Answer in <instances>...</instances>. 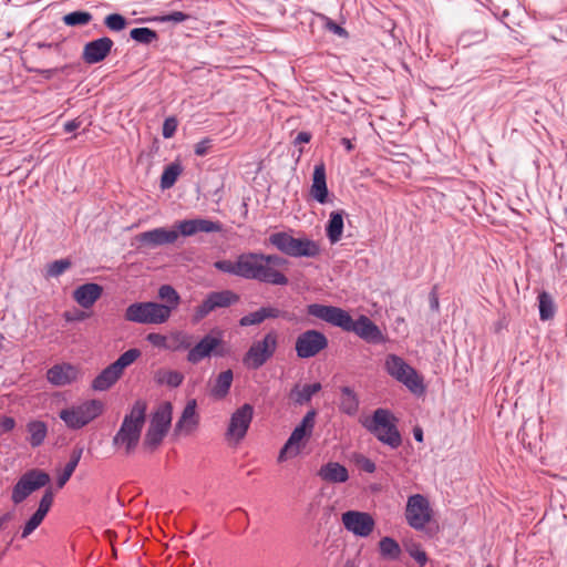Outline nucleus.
<instances>
[{
    "label": "nucleus",
    "mask_w": 567,
    "mask_h": 567,
    "mask_svg": "<svg viewBox=\"0 0 567 567\" xmlns=\"http://www.w3.org/2000/svg\"><path fill=\"white\" fill-rule=\"evenodd\" d=\"M309 316L321 319L346 332H353L369 343H381L383 334L380 328L367 316L361 315L357 320L339 307L311 303L307 307Z\"/></svg>",
    "instance_id": "obj_1"
},
{
    "label": "nucleus",
    "mask_w": 567,
    "mask_h": 567,
    "mask_svg": "<svg viewBox=\"0 0 567 567\" xmlns=\"http://www.w3.org/2000/svg\"><path fill=\"white\" fill-rule=\"evenodd\" d=\"M145 421L146 403L137 400L125 414L120 429L113 436V446L122 450L125 455L132 454L140 443Z\"/></svg>",
    "instance_id": "obj_2"
},
{
    "label": "nucleus",
    "mask_w": 567,
    "mask_h": 567,
    "mask_svg": "<svg viewBox=\"0 0 567 567\" xmlns=\"http://www.w3.org/2000/svg\"><path fill=\"white\" fill-rule=\"evenodd\" d=\"M240 278L275 286H286L288 278L277 269H266L262 252H243L238 256Z\"/></svg>",
    "instance_id": "obj_3"
},
{
    "label": "nucleus",
    "mask_w": 567,
    "mask_h": 567,
    "mask_svg": "<svg viewBox=\"0 0 567 567\" xmlns=\"http://www.w3.org/2000/svg\"><path fill=\"white\" fill-rule=\"evenodd\" d=\"M396 417L385 409H377L371 417H365L361 424L381 443L391 449H398L402 444L401 434L396 427Z\"/></svg>",
    "instance_id": "obj_4"
},
{
    "label": "nucleus",
    "mask_w": 567,
    "mask_h": 567,
    "mask_svg": "<svg viewBox=\"0 0 567 567\" xmlns=\"http://www.w3.org/2000/svg\"><path fill=\"white\" fill-rule=\"evenodd\" d=\"M268 240L280 252L293 258H315L320 254V246L317 241L307 237L295 238L286 231L274 233Z\"/></svg>",
    "instance_id": "obj_5"
},
{
    "label": "nucleus",
    "mask_w": 567,
    "mask_h": 567,
    "mask_svg": "<svg viewBox=\"0 0 567 567\" xmlns=\"http://www.w3.org/2000/svg\"><path fill=\"white\" fill-rule=\"evenodd\" d=\"M103 410V402L92 399L61 410L59 416L69 429L80 430L99 417Z\"/></svg>",
    "instance_id": "obj_6"
},
{
    "label": "nucleus",
    "mask_w": 567,
    "mask_h": 567,
    "mask_svg": "<svg viewBox=\"0 0 567 567\" xmlns=\"http://www.w3.org/2000/svg\"><path fill=\"white\" fill-rule=\"evenodd\" d=\"M124 318L138 324H162L169 319V310L154 301L134 302L125 309Z\"/></svg>",
    "instance_id": "obj_7"
},
{
    "label": "nucleus",
    "mask_w": 567,
    "mask_h": 567,
    "mask_svg": "<svg viewBox=\"0 0 567 567\" xmlns=\"http://www.w3.org/2000/svg\"><path fill=\"white\" fill-rule=\"evenodd\" d=\"M277 348L278 333L271 330L262 339L251 343L243 358V362L248 369L257 370L274 357Z\"/></svg>",
    "instance_id": "obj_8"
},
{
    "label": "nucleus",
    "mask_w": 567,
    "mask_h": 567,
    "mask_svg": "<svg viewBox=\"0 0 567 567\" xmlns=\"http://www.w3.org/2000/svg\"><path fill=\"white\" fill-rule=\"evenodd\" d=\"M384 368L392 378L403 383L411 391L415 393L423 391L421 378L401 357L389 354L385 358Z\"/></svg>",
    "instance_id": "obj_9"
},
{
    "label": "nucleus",
    "mask_w": 567,
    "mask_h": 567,
    "mask_svg": "<svg viewBox=\"0 0 567 567\" xmlns=\"http://www.w3.org/2000/svg\"><path fill=\"white\" fill-rule=\"evenodd\" d=\"M405 519L410 527L423 530L433 517L429 499L422 494L409 496L405 506Z\"/></svg>",
    "instance_id": "obj_10"
},
{
    "label": "nucleus",
    "mask_w": 567,
    "mask_h": 567,
    "mask_svg": "<svg viewBox=\"0 0 567 567\" xmlns=\"http://www.w3.org/2000/svg\"><path fill=\"white\" fill-rule=\"evenodd\" d=\"M49 483L50 476L48 473L38 468L27 471L13 486L11 499L14 504H20L33 492L47 486Z\"/></svg>",
    "instance_id": "obj_11"
},
{
    "label": "nucleus",
    "mask_w": 567,
    "mask_h": 567,
    "mask_svg": "<svg viewBox=\"0 0 567 567\" xmlns=\"http://www.w3.org/2000/svg\"><path fill=\"white\" fill-rule=\"evenodd\" d=\"M328 338L323 332L310 329L297 337L295 350L299 359H309L318 355L328 347Z\"/></svg>",
    "instance_id": "obj_12"
},
{
    "label": "nucleus",
    "mask_w": 567,
    "mask_h": 567,
    "mask_svg": "<svg viewBox=\"0 0 567 567\" xmlns=\"http://www.w3.org/2000/svg\"><path fill=\"white\" fill-rule=\"evenodd\" d=\"M252 417L254 406L251 404L245 403L236 409L230 416L226 439L234 444L241 442L248 432Z\"/></svg>",
    "instance_id": "obj_13"
},
{
    "label": "nucleus",
    "mask_w": 567,
    "mask_h": 567,
    "mask_svg": "<svg viewBox=\"0 0 567 567\" xmlns=\"http://www.w3.org/2000/svg\"><path fill=\"white\" fill-rule=\"evenodd\" d=\"M239 300V296L231 290L209 292L203 302L195 308L193 321L199 322L210 312L219 308H227Z\"/></svg>",
    "instance_id": "obj_14"
},
{
    "label": "nucleus",
    "mask_w": 567,
    "mask_h": 567,
    "mask_svg": "<svg viewBox=\"0 0 567 567\" xmlns=\"http://www.w3.org/2000/svg\"><path fill=\"white\" fill-rule=\"evenodd\" d=\"M344 529L355 537L367 538L375 528V519L368 512L347 511L341 515Z\"/></svg>",
    "instance_id": "obj_15"
},
{
    "label": "nucleus",
    "mask_w": 567,
    "mask_h": 567,
    "mask_svg": "<svg viewBox=\"0 0 567 567\" xmlns=\"http://www.w3.org/2000/svg\"><path fill=\"white\" fill-rule=\"evenodd\" d=\"M223 343L220 336L212 333L205 334L194 347L190 346L187 353V361L192 364H197L210 355H221L218 348Z\"/></svg>",
    "instance_id": "obj_16"
},
{
    "label": "nucleus",
    "mask_w": 567,
    "mask_h": 567,
    "mask_svg": "<svg viewBox=\"0 0 567 567\" xmlns=\"http://www.w3.org/2000/svg\"><path fill=\"white\" fill-rule=\"evenodd\" d=\"M178 229H167L164 227L154 228L148 231L136 235L135 240L141 247L156 248L163 245L174 244L178 239Z\"/></svg>",
    "instance_id": "obj_17"
},
{
    "label": "nucleus",
    "mask_w": 567,
    "mask_h": 567,
    "mask_svg": "<svg viewBox=\"0 0 567 567\" xmlns=\"http://www.w3.org/2000/svg\"><path fill=\"white\" fill-rule=\"evenodd\" d=\"M175 227L178 229L179 235L185 237L194 236L198 233L209 234L223 230L221 223L205 218L184 219L177 221Z\"/></svg>",
    "instance_id": "obj_18"
},
{
    "label": "nucleus",
    "mask_w": 567,
    "mask_h": 567,
    "mask_svg": "<svg viewBox=\"0 0 567 567\" xmlns=\"http://www.w3.org/2000/svg\"><path fill=\"white\" fill-rule=\"evenodd\" d=\"M113 45V40L107 37L90 41L84 45L82 59L87 64L99 63L110 54Z\"/></svg>",
    "instance_id": "obj_19"
},
{
    "label": "nucleus",
    "mask_w": 567,
    "mask_h": 567,
    "mask_svg": "<svg viewBox=\"0 0 567 567\" xmlns=\"http://www.w3.org/2000/svg\"><path fill=\"white\" fill-rule=\"evenodd\" d=\"M79 377V369L70 363L54 364L47 372L48 381L55 386L69 385L75 382Z\"/></svg>",
    "instance_id": "obj_20"
},
{
    "label": "nucleus",
    "mask_w": 567,
    "mask_h": 567,
    "mask_svg": "<svg viewBox=\"0 0 567 567\" xmlns=\"http://www.w3.org/2000/svg\"><path fill=\"white\" fill-rule=\"evenodd\" d=\"M308 437L310 436L302 432L301 429L295 427L289 439L279 452L278 462H285L288 458L298 456L301 450L306 446V440Z\"/></svg>",
    "instance_id": "obj_21"
},
{
    "label": "nucleus",
    "mask_w": 567,
    "mask_h": 567,
    "mask_svg": "<svg viewBox=\"0 0 567 567\" xmlns=\"http://www.w3.org/2000/svg\"><path fill=\"white\" fill-rule=\"evenodd\" d=\"M308 437L310 436L302 432L301 429L295 427L289 439L279 452L278 462H285L288 458L298 456L301 450L306 446V440Z\"/></svg>",
    "instance_id": "obj_22"
},
{
    "label": "nucleus",
    "mask_w": 567,
    "mask_h": 567,
    "mask_svg": "<svg viewBox=\"0 0 567 567\" xmlns=\"http://www.w3.org/2000/svg\"><path fill=\"white\" fill-rule=\"evenodd\" d=\"M103 288L94 282L79 286L73 291V299L85 309L91 308L102 296Z\"/></svg>",
    "instance_id": "obj_23"
},
{
    "label": "nucleus",
    "mask_w": 567,
    "mask_h": 567,
    "mask_svg": "<svg viewBox=\"0 0 567 567\" xmlns=\"http://www.w3.org/2000/svg\"><path fill=\"white\" fill-rule=\"evenodd\" d=\"M310 194L320 204L328 202L329 192L327 187L326 166L323 163L315 166Z\"/></svg>",
    "instance_id": "obj_24"
},
{
    "label": "nucleus",
    "mask_w": 567,
    "mask_h": 567,
    "mask_svg": "<svg viewBox=\"0 0 567 567\" xmlns=\"http://www.w3.org/2000/svg\"><path fill=\"white\" fill-rule=\"evenodd\" d=\"M196 401H188L183 410L179 420L176 423L175 431L184 435H189L198 425V414L196 412Z\"/></svg>",
    "instance_id": "obj_25"
},
{
    "label": "nucleus",
    "mask_w": 567,
    "mask_h": 567,
    "mask_svg": "<svg viewBox=\"0 0 567 567\" xmlns=\"http://www.w3.org/2000/svg\"><path fill=\"white\" fill-rule=\"evenodd\" d=\"M282 311L276 307H261L257 311L250 312L240 318L239 324L241 327L256 326L264 322L266 319H277L282 316Z\"/></svg>",
    "instance_id": "obj_26"
},
{
    "label": "nucleus",
    "mask_w": 567,
    "mask_h": 567,
    "mask_svg": "<svg viewBox=\"0 0 567 567\" xmlns=\"http://www.w3.org/2000/svg\"><path fill=\"white\" fill-rule=\"evenodd\" d=\"M318 475L328 483H344L349 480L348 470L338 462H329L322 465Z\"/></svg>",
    "instance_id": "obj_27"
},
{
    "label": "nucleus",
    "mask_w": 567,
    "mask_h": 567,
    "mask_svg": "<svg viewBox=\"0 0 567 567\" xmlns=\"http://www.w3.org/2000/svg\"><path fill=\"white\" fill-rule=\"evenodd\" d=\"M122 372L111 363L109 367L103 369L99 375L93 380L92 388L95 391L109 390L116 381L122 377Z\"/></svg>",
    "instance_id": "obj_28"
},
{
    "label": "nucleus",
    "mask_w": 567,
    "mask_h": 567,
    "mask_svg": "<svg viewBox=\"0 0 567 567\" xmlns=\"http://www.w3.org/2000/svg\"><path fill=\"white\" fill-rule=\"evenodd\" d=\"M172 410L169 402L162 403L153 413L150 427L167 433L172 422Z\"/></svg>",
    "instance_id": "obj_29"
},
{
    "label": "nucleus",
    "mask_w": 567,
    "mask_h": 567,
    "mask_svg": "<svg viewBox=\"0 0 567 567\" xmlns=\"http://www.w3.org/2000/svg\"><path fill=\"white\" fill-rule=\"evenodd\" d=\"M344 215L346 213L343 210H334L329 215V220L326 226V235L331 244H336L341 240Z\"/></svg>",
    "instance_id": "obj_30"
},
{
    "label": "nucleus",
    "mask_w": 567,
    "mask_h": 567,
    "mask_svg": "<svg viewBox=\"0 0 567 567\" xmlns=\"http://www.w3.org/2000/svg\"><path fill=\"white\" fill-rule=\"evenodd\" d=\"M233 380L234 374L231 370L220 372L210 389L212 396L217 400L226 398V395L229 393Z\"/></svg>",
    "instance_id": "obj_31"
},
{
    "label": "nucleus",
    "mask_w": 567,
    "mask_h": 567,
    "mask_svg": "<svg viewBox=\"0 0 567 567\" xmlns=\"http://www.w3.org/2000/svg\"><path fill=\"white\" fill-rule=\"evenodd\" d=\"M340 410L350 416L355 415L359 410V399L349 386L341 388Z\"/></svg>",
    "instance_id": "obj_32"
},
{
    "label": "nucleus",
    "mask_w": 567,
    "mask_h": 567,
    "mask_svg": "<svg viewBox=\"0 0 567 567\" xmlns=\"http://www.w3.org/2000/svg\"><path fill=\"white\" fill-rule=\"evenodd\" d=\"M27 431L29 433V443L32 447H38L47 437L48 426L42 421H31L27 424Z\"/></svg>",
    "instance_id": "obj_33"
},
{
    "label": "nucleus",
    "mask_w": 567,
    "mask_h": 567,
    "mask_svg": "<svg viewBox=\"0 0 567 567\" xmlns=\"http://www.w3.org/2000/svg\"><path fill=\"white\" fill-rule=\"evenodd\" d=\"M81 456H82V450L81 449L72 451V453L70 455L69 462L65 464V466L62 470V472L59 473V475H58L56 485H58L59 488H62L68 483V481L70 480V477L74 473L76 466L79 465Z\"/></svg>",
    "instance_id": "obj_34"
},
{
    "label": "nucleus",
    "mask_w": 567,
    "mask_h": 567,
    "mask_svg": "<svg viewBox=\"0 0 567 567\" xmlns=\"http://www.w3.org/2000/svg\"><path fill=\"white\" fill-rule=\"evenodd\" d=\"M321 390L320 383L306 384L301 389L296 386L291 391V398L298 404L307 403L311 398Z\"/></svg>",
    "instance_id": "obj_35"
},
{
    "label": "nucleus",
    "mask_w": 567,
    "mask_h": 567,
    "mask_svg": "<svg viewBox=\"0 0 567 567\" xmlns=\"http://www.w3.org/2000/svg\"><path fill=\"white\" fill-rule=\"evenodd\" d=\"M538 307H539V319L542 321H548L555 316V305L551 296L543 291L538 295Z\"/></svg>",
    "instance_id": "obj_36"
},
{
    "label": "nucleus",
    "mask_w": 567,
    "mask_h": 567,
    "mask_svg": "<svg viewBox=\"0 0 567 567\" xmlns=\"http://www.w3.org/2000/svg\"><path fill=\"white\" fill-rule=\"evenodd\" d=\"M184 375L174 370H159L155 374V381L158 384H166L171 388H177L182 384Z\"/></svg>",
    "instance_id": "obj_37"
},
{
    "label": "nucleus",
    "mask_w": 567,
    "mask_h": 567,
    "mask_svg": "<svg viewBox=\"0 0 567 567\" xmlns=\"http://www.w3.org/2000/svg\"><path fill=\"white\" fill-rule=\"evenodd\" d=\"M158 297L166 302L165 307L168 308L169 315L177 308L181 301L178 292L171 285L161 286L158 289Z\"/></svg>",
    "instance_id": "obj_38"
},
{
    "label": "nucleus",
    "mask_w": 567,
    "mask_h": 567,
    "mask_svg": "<svg viewBox=\"0 0 567 567\" xmlns=\"http://www.w3.org/2000/svg\"><path fill=\"white\" fill-rule=\"evenodd\" d=\"M182 173V166L178 163L167 165L161 177V188L168 189L174 186Z\"/></svg>",
    "instance_id": "obj_39"
},
{
    "label": "nucleus",
    "mask_w": 567,
    "mask_h": 567,
    "mask_svg": "<svg viewBox=\"0 0 567 567\" xmlns=\"http://www.w3.org/2000/svg\"><path fill=\"white\" fill-rule=\"evenodd\" d=\"M193 337L183 331L173 332L168 337L169 351L186 350L192 346Z\"/></svg>",
    "instance_id": "obj_40"
},
{
    "label": "nucleus",
    "mask_w": 567,
    "mask_h": 567,
    "mask_svg": "<svg viewBox=\"0 0 567 567\" xmlns=\"http://www.w3.org/2000/svg\"><path fill=\"white\" fill-rule=\"evenodd\" d=\"M380 553L383 557L396 559L401 554L400 545L391 537H383L379 542Z\"/></svg>",
    "instance_id": "obj_41"
},
{
    "label": "nucleus",
    "mask_w": 567,
    "mask_h": 567,
    "mask_svg": "<svg viewBox=\"0 0 567 567\" xmlns=\"http://www.w3.org/2000/svg\"><path fill=\"white\" fill-rule=\"evenodd\" d=\"M130 37L142 44H150L158 39L156 31L145 27L132 29Z\"/></svg>",
    "instance_id": "obj_42"
},
{
    "label": "nucleus",
    "mask_w": 567,
    "mask_h": 567,
    "mask_svg": "<svg viewBox=\"0 0 567 567\" xmlns=\"http://www.w3.org/2000/svg\"><path fill=\"white\" fill-rule=\"evenodd\" d=\"M142 352L137 348H132L122 353L113 364L123 373L124 369L133 364L140 357Z\"/></svg>",
    "instance_id": "obj_43"
},
{
    "label": "nucleus",
    "mask_w": 567,
    "mask_h": 567,
    "mask_svg": "<svg viewBox=\"0 0 567 567\" xmlns=\"http://www.w3.org/2000/svg\"><path fill=\"white\" fill-rule=\"evenodd\" d=\"M92 20V14L86 11H73L63 17L66 25H85Z\"/></svg>",
    "instance_id": "obj_44"
},
{
    "label": "nucleus",
    "mask_w": 567,
    "mask_h": 567,
    "mask_svg": "<svg viewBox=\"0 0 567 567\" xmlns=\"http://www.w3.org/2000/svg\"><path fill=\"white\" fill-rule=\"evenodd\" d=\"M214 267L225 274L240 277V268H239V259L237 258L235 261L223 259L214 262Z\"/></svg>",
    "instance_id": "obj_45"
},
{
    "label": "nucleus",
    "mask_w": 567,
    "mask_h": 567,
    "mask_svg": "<svg viewBox=\"0 0 567 567\" xmlns=\"http://www.w3.org/2000/svg\"><path fill=\"white\" fill-rule=\"evenodd\" d=\"M104 24L111 30V31H122L127 22L126 19L120 14V13H111L105 17Z\"/></svg>",
    "instance_id": "obj_46"
},
{
    "label": "nucleus",
    "mask_w": 567,
    "mask_h": 567,
    "mask_svg": "<svg viewBox=\"0 0 567 567\" xmlns=\"http://www.w3.org/2000/svg\"><path fill=\"white\" fill-rule=\"evenodd\" d=\"M165 434V432L148 426V430L144 439V445L150 447L151 450L156 449L163 441Z\"/></svg>",
    "instance_id": "obj_47"
},
{
    "label": "nucleus",
    "mask_w": 567,
    "mask_h": 567,
    "mask_svg": "<svg viewBox=\"0 0 567 567\" xmlns=\"http://www.w3.org/2000/svg\"><path fill=\"white\" fill-rule=\"evenodd\" d=\"M71 267L69 259H59L48 265L47 277H59Z\"/></svg>",
    "instance_id": "obj_48"
},
{
    "label": "nucleus",
    "mask_w": 567,
    "mask_h": 567,
    "mask_svg": "<svg viewBox=\"0 0 567 567\" xmlns=\"http://www.w3.org/2000/svg\"><path fill=\"white\" fill-rule=\"evenodd\" d=\"M44 516L34 512V514L28 519V522L23 526L21 532V538L29 537L41 525Z\"/></svg>",
    "instance_id": "obj_49"
},
{
    "label": "nucleus",
    "mask_w": 567,
    "mask_h": 567,
    "mask_svg": "<svg viewBox=\"0 0 567 567\" xmlns=\"http://www.w3.org/2000/svg\"><path fill=\"white\" fill-rule=\"evenodd\" d=\"M53 499H54L53 491L51 487H49L45 489L44 494L42 495L40 503H39V507L35 512L45 517L53 504Z\"/></svg>",
    "instance_id": "obj_50"
},
{
    "label": "nucleus",
    "mask_w": 567,
    "mask_h": 567,
    "mask_svg": "<svg viewBox=\"0 0 567 567\" xmlns=\"http://www.w3.org/2000/svg\"><path fill=\"white\" fill-rule=\"evenodd\" d=\"M315 419H316V411L310 410L306 413L300 424L296 426V429H301L302 432L311 436L312 430L315 427Z\"/></svg>",
    "instance_id": "obj_51"
},
{
    "label": "nucleus",
    "mask_w": 567,
    "mask_h": 567,
    "mask_svg": "<svg viewBox=\"0 0 567 567\" xmlns=\"http://www.w3.org/2000/svg\"><path fill=\"white\" fill-rule=\"evenodd\" d=\"M146 340L158 349L169 350L168 337L157 333L151 332L146 336Z\"/></svg>",
    "instance_id": "obj_52"
},
{
    "label": "nucleus",
    "mask_w": 567,
    "mask_h": 567,
    "mask_svg": "<svg viewBox=\"0 0 567 567\" xmlns=\"http://www.w3.org/2000/svg\"><path fill=\"white\" fill-rule=\"evenodd\" d=\"M354 463L361 471L367 473H373L377 468L375 463L362 454L354 456Z\"/></svg>",
    "instance_id": "obj_53"
},
{
    "label": "nucleus",
    "mask_w": 567,
    "mask_h": 567,
    "mask_svg": "<svg viewBox=\"0 0 567 567\" xmlns=\"http://www.w3.org/2000/svg\"><path fill=\"white\" fill-rule=\"evenodd\" d=\"M189 17L182 12V11H174L167 14H163L161 17H156L155 20L158 22H174V23H181L188 19Z\"/></svg>",
    "instance_id": "obj_54"
},
{
    "label": "nucleus",
    "mask_w": 567,
    "mask_h": 567,
    "mask_svg": "<svg viewBox=\"0 0 567 567\" xmlns=\"http://www.w3.org/2000/svg\"><path fill=\"white\" fill-rule=\"evenodd\" d=\"M177 130V121L175 117H167L163 123L162 134L165 138L174 136Z\"/></svg>",
    "instance_id": "obj_55"
},
{
    "label": "nucleus",
    "mask_w": 567,
    "mask_h": 567,
    "mask_svg": "<svg viewBox=\"0 0 567 567\" xmlns=\"http://www.w3.org/2000/svg\"><path fill=\"white\" fill-rule=\"evenodd\" d=\"M264 261L266 269H275L274 266H285L287 265V259L278 255H265Z\"/></svg>",
    "instance_id": "obj_56"
},
{
    "label": "nucleus",
    "mask_w": 567,
    "mask_h": 567,
    "mask_svg": "<svg viewBox=\"0 0 567 567\" xmlns=\"http://www.w3.org/2000/svg\"><path fill=\"white\" fill-rule=\"evenodd\" d=\"M210 145H212V141L208 138H204V140L199 141L195 145V148H194L195 154L197 156H205L208 153Z\"/></svg>",
    "instance_id": "obj_57"
},
{
    "label": "nucleus",
    "mask_w": 567,
    "mask_h": 567,
    "mask_svg": "<svg viewBox=\"0 0 567 567\" xmlns=\"http://www.w3.org/2000/svg\"><path fill=\"white\" fill-rule=\"evenodd\" d=\"M410 556L421 566H425L427 563V555L424 550L421 549H411L409 550Z\"/></svg>",
    "instance_id": "obj_58"
},
{
    "label": "nucleus",
    "mask_w": 567,
    "mask_h": 567,
    "mask_svg": "<svg viewBox=\"0 0 567 567\" xmlns=\"http://www.w3.org/2000/svg\"><path fill=\"white\" fill-rule=\"evenodd\" d=\"M0 426L3 431H11L16 426V421L13 417L6 416L1 420Z\"/></svg>",
    "instance_id": "obj_59"
},
{
    "label": "nucleus",
    "mask_w": 567,
    "mask_h": 567,
    "mask_svg": "<svg viewBox=\"0 0 567 567\" xmlns=\"http://www.w3.org/2000/svg\"><path fill=\"white\" fill-rule=\"evenodd\" d=\"M80 125H81V121H79L78 118L69 121L64 124V131L66 133H71V132L78 130L80 127Z\"/></svg>",
    "instance_id": "obj_60"
},
{
    "label": "nucleus",
    "mask_w": 567,
    "mask_h": 567,
    "mask_svg": "<svg viewBox=\"0 0 567 567\" xmlns=\"http://www.w3.org/2000/svg\"><path fill=\"white\" fill-rule=\"evenodd\" d=\"M311 135L308 132H299L295 138V144L309 143Z\"/></svg>",
    "instance_id": "obj_61"
},
{
    "label": "nucleus",
    "mask_w": 567,
    "mask_h": 567,
    "mask_svg": "<svg viewBox=\"0 0 567 567\" xmlns=\"http://www.w3.org/2000/svg\"><path fill=\"white\" fill-rule=\"evenodd\" d=\"M329 29H330L331 31H333L336 34H339V35H344V34H347L346 30H344L342 27H340V25H338V24H336V23H332V22H331V23H329Z\"/></svg>",
    "instance_id": "obj_62"
},
{
    "label": "nucleus",
    "mask_w": 567,
    "mask_h": 567,
    "mask_svg": "<svg viewBox=\"0 0 567 567\" xmlns=\"http://www.w3.org/2000/svg\"><path fill=\"white\" fill-rule=\"evenodd\" d=\"M87 317V315L83 311H80L75 317H70L68 313H65V319L68 321H72V320H83Z\"/></svg>",
    "instance_id": "obj_63"
},
{
    "label": "nucleus",
    "mask_w": 567,
    "mask_h": 567,
    "mask_svg": "<svg viewBox=\"0 0 567 567\" xmlns=\"http://www.w3.org/2000/svg\"><path fill=\"white\" fill-rule=\"evenodd\" d=\"M413 436L417 442L423 441V431L421 427H414L413 429Z\"/></svg>",
    "instance_id": "obj_64"
}]
</instances>
